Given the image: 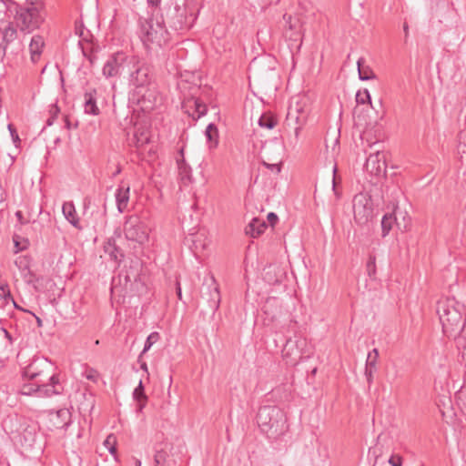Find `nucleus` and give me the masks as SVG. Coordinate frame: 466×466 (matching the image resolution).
Segmentation results:
<instances>
[{"label": "nucleus", "instance_id": "nucleus-40", "mask_svg": "<svg viewBox=\"0 0 466 466\" xmlns=\"http://www.w3.org/2000/svg\"><path fill=\"white\" fill-rule=\"evenodd\" d=\"M93 216L97 218V221L94 224V228H103L106 224V208L104 210L97 209L92 213Z\"/></svg>", "mask_w": 466, "mask_h": 466}, {"label": "nucleus", "instance_id": "nucleus-52", "mask_svg": "<svg viewBox=\"0 0 466 466\" xmlns=\"http://www.w3.org/2000/svg\"><path fill=\"white\" fill-rule=\"evenodd\" d=\"M59 112H60V109L56 104H52L50 106V109H49L50 116H54L55 118H56Z\"/></svg>", "mask_w": 466, "mask_h": 466}, {"label": "nucleus", "instance_id": "nucleus-28", "mask_svg": "<svg viewBox=\"0 0 466 466\" xmlns=\"http://www.w3.org/2000/svg\"><path fill=\"white\" fill-rule=\"evenodd\" d=\"M191 241L192 245L190 248L192 249L195 255H198L199 253L203 252L204 250L207 249L208 246V241L202 233H198L194 235Z\"/></svg>", "mask_w": 466, "mask_h": 466}, {"label": "nucleus", "instance_id": "nucleus-11", "mask_svg": "<svg viewBox=\"0 0 466 466\" xmlns=\"http://www.w3.org/2000/svg\"><path fill=\"white\" fill-rule=\"evenodd\" d=\"M131 100L137 105L141 111L148 113L160 104L161 98L154 86H147L145 89L134 91L131 95Z\"/></svg>", "mask_w": 466, "mask_h": 466}, {"label": "nucleus", "instance_id": "nucleus-46", "mask_svg": "<svg viewBox=\"0 0 466 466\" xmlns=\"http://www.w3.org/2000/svg\"><path fill=\"white\" fill-rule=\"evenodd\" d=\"M375 370H376V368H371V367L366 365L365 376H366V379H367V381L369 384H371V382H372L373 373Z\"/></svg>", "mask_w": 466, "mask_h": 466}, {"label": "nucleus", "instance_id": "nucleus-24", "mask_svg": "<svg viewBox=\"0 0 466 466\" xmlns=\"http://www.w3.org/2000/svg\"><path fill=\"white\" fill-rule=\"evenodd\" d=\"M96 94V89H93L90 92L85 93L84 107H85V112L86 114H91L94 116H96L99 114V108L96 106V96H95Z\"/></svg>", "mask_w": 466, "mask_h": 466}, {"label": "nucleus", "instance_id": "nucleus-6", "mask_svg": "<svg viewBox=\"0 0 466 466\" xmlns=\"http://www.w3.org/2000/svg\"><path fill=\"white\" fill-rule=\"evenodd\" d=\"M8 5V13L14 15L21 31L31 33L43 23L39 9L33 3L28 7H24L16 2H9Z\"/></svg>", "mask_w": 466, "mask_h": 466}, {"label": "nucleus", "instance_id": "nucleus-30", "mask_svg": "<svg viewBox=\"0 0 466 466\" xmlns=\"http://www.w3.org/2000/svg\"><path fill=\"white\" fill-rule=\"evenodd\" d=\"M263 311L272 320L276 319L277 315L280 313L278 299L275 298H269L267 299L265 305L263 306Z\"/></svg>", "mask_w": 466, "mask_h": 466}, {"label": "nucleus", "instance_id": "nucleus-39", "mask_svg": "<svg viewBox=\"0 0 466 466\" xmlns=\"http://www.w3.org/2000/svg\"><path fill=\"white\" fill-rule=\"evenodd\" d=\"M356 102L357 104L364 105L366 103H371V97L370 92L367 89L363 91H358L356 94Z\"/></svg>", "mask_w": 466, "mask_h": 466}, {"label": "nucleus", "instance_id": "nucleus-5", "mask_svg": "<svg viewBox=\"0 0 466 466\" xmlns=\"http://www.w3.org/2000/svg\"><path fill=\"white\" fill-rule=\"evenodd\" d=\"M63 391L64 387L58 374H53L46 380H27L20 389L22 395L37 398H50L54 395H60Z\"/></svg>", "mask_w": 466, "mask_h": 466}, {"label": "nucleus", "instance_id": "nucleus-35", "mask_svg": "<svg viewBox=\"0 0 466 466\" xmlns=\"http://www.w3.org/2000/svg\"><path fill=\"white\" fill-rule=\"evenodd\" d=\"M180 154L183 156V150L180 151ZM177 162L182 180L187 179L188 181H191L190 167L187 165L183 157L182 159H177Z\"/></svg>", "mask_w": 466, "mask_h": 466}, {"label": "nucleus", "instance_id": "nucleus-8", "mask_svg": "<svg viewBox=\"0 0 466 466\" xmlns=\"http://www.w3.org/2000/svg\"><path fill=\"white\" fill-rule=\"evenodd\" d=\"M354 220L360 226L368 225L374 217V205L371 197L365 192L358 193L352 200Z\"/></svg>", "mask_w": 466, "mask_h": 466}, {"label": "nucleus", "instance_id": "nucleus-32", "mask_svg": "<svg viewBox=\"0 0 466 466\" xmlns=\"http://www.w3.org/2000/svg\"><path fill=\"white\" fill-rule=\"evenodd\" d=\"M277 123H278V120H277L276 116L269 112L263 113L259 116L258 121V124L260 127L267 128L269 130L273 129L276 127Z\"/></svg>", "mask_w": 466, "mask_h": 466}, {"label": "nucleus", "instance_id": "nucleus-57", "mask_svg": "<svg viewBox=\"0 0 466 466\" xmlns=\"http://www.w3.org/2000/svg\"><path fill=\"white\" fill-rule=\"evenodd\" d=\"M147 1L148 5H150L152 7H157L161 3V0H147Z\"/></svg>", "mask_w": 466, "mask_h": 466}, {"label": "nucleus", "instance_id": "nucleus-47", "mask_svg": "<svg viewBox=\"0 0 466 466\" xmlns=\"http://www.w3.org/2000/svg\"><path fill=\"white\" fill-rule=\"evenodd\" d=\"M289 111H298V114L299 115H307L308 116V112L305 110V108L299 105V102L296 103V105L293 106H290L289 108Z\"/></svg>", "mask_w": 466, "mask_h": 466}, {"label": "nucleus", "instance_id": "nucleus-29", "mask_svg": "<svg viewBox=\"0 0 466 466\" xmlns=\"http://www.w3.org/2000/svg\"><path fill=\"white\" fill-rule=\"evenodd\" d=\"M43 370H38L36 362L34 361L26 366L23 370V378L25 380H43Z\"/></svg>", "mask_w": 466, "mask_h": 466}, {"label": "nucleus", "instance_id": "nucleus-15", "mask_svg": "<svg viewBox=\"0 0 466 466\" xmlns=\"http://www.w3.org/2000/svg\"><path fill=\"white\" fill-rule=\"evenodd\" d=\"M171 449V445L167 442L156 446L154 456L155 466H173L175 464V461L169 457Z\"/></svg>", "mask_w": 466, "mask_h": 466}, {"label": "nucleus", "instance_id": "nucleus-63", "mask_svg": "<svg viewBox=\"0 0 466 466\" xmlns=\"http://www.w3.org/2000/svg\"><path fill=\"white\" fill-rule=\"evenodd\" d=\"M108 451L111 453V454H114L116 452V448L114 446V445H111L109 446L108 448Z\"/></svg>", "mask_w": 466, "mask_h": 466}, {"label": "nucleus", "instance_id": "nucleus-37", "mask_svg": "<svg viewBox=\"0 0 466 466\" xmlns=\"http://www.w3.org/2000/svg\"><path fill=\"white\" fill-rule=\"evenodd\" d=\"M10 301H12L15 305V302L12 295L10 294L9 289L4 286L0 287V308H4Z\"/></svg>", "mask_w": 466, "mask_h": 466}, {"label": "nucleus", "instance_id": "nucleus-4", "mask_svg": "<svg viewBox=\"0 0 466 466\" xmlns=\"http://www.w3.org/2000/svg\"><path fill=\"white\" fill-rule=\"evenodd\" d=\"M38 431L39 425L36 421L21 418L17 421L16 429L11 432L12 440L25 451H32L35 448L41 450Z\"/></svg>", "mask_w": 466, "mask_h": 466}, {"label": "nucleus", "instance_id": "nucleus-55", "mask_svg": "<svg viewBox=\"0 0 466 466\" xmlns=\"http://www.w3.org/2000/svg\"><path fill=\"white\" fill-rule=\"evenodd\" d=\"M114 443H115V438L112 435H109L104 442L105 446L107 448L111 445H114Z\"/></svg>", "mask_w": 466, "mask_h": 466}, {"label": "nucleus", "instance_id": "nucleus-43", "mask_svg": "<svg viewBox=\"0 0 466 466\" xmlns=\"http://www.w3.org/2000/svg\"><path fill=\"white\" fill-rule=\"evenodd\" d=\"M80 48L82 50V53H83L84 56L90 62L91 65H93L96 61V59H97L96 54L95 53H88L87 52V47L85 46L84 45H82V43H80Z\"/></svg>", "mask_w": 466, "mask_h": 466}, {"label": "nucleus", "instance_id": "nucleus-54", "mask_svg": "<svg viewBox=\"0 0 466 466\" xmlns=\"http://www.w3.org/2000/svg\"><path fill=\"white\" fill-rule=\"evenodd\" d=\"M264 165L270 169L271 171H275L276 173H279L281 168L279 164H268L264 162Z\"/></svg>", "mask_w": 466, "mask_h": 466}, {"label": "nucleus", "instance_id": "nucleus-9", "mask_svg": "<svg viewBox=\"0 0 466 466\" xmlns=\"http://www.w3.org/2000/svg\"><path fill=\"white\" fill-rule=\"evenodd\" d=\"M123 230L128 241L143 245L148 240V228L137 215H131L127 218Z\"/></svg>", "mask_w": 466, "mask_h": 466}, {"label": "nucleus", "instance_id": "nucleus-64", "mask_svg": "<svg viewBox=\"0 0 466 466\" xmlns=\"http://www.w3.org/2000/svg\"><path fill=\"white\" fill-rule=\"evenodd\" d=\"M370 353H372L375 358L379 357V350L377 349H373Z\"/></svg>", "mask_w": 466, "mask_h": 466}, {"label": "nucleus", "instance_id": "nucleus-44", "mask_svg": "<svg viewBox=\"0 0 466 466\" xmlns=\"http://www.w3.org/2000/svg\"><path fill=\"white\" fill-rule=\"evenodd\" d=\"M79 37L81 38L78 45L80 46V43H82V45H84V43H86L87 45H89V41H91L90 38H92V35L90 34V31L86 29V31H80L79 32Z\"/></svg>", "mask_w": 466, "mask_h": 466}, {"label": "nucleus", "instance_id": "nucleus-13", "mask_svg": "<svg viewBox=\"0 0 466 466\" xmlns=\"http://www.w3.org/2000/svg\"><path fill=\"white\" fill-rule=\"evenodd\" d=\"M128 57L123 52L112 54L105 63L102 74L106 78L116 77L120 75L121 70Z\"/></svg>", "mask_w": 466, "mask_h": 466}, {"label": "nucleus", "instance_id": "nucleus-36", "mask_svg": "<svg viewBox=\"0 0 466 466\" xmlns=\"http://www.w3.org/2000/svg\"><path fill=\"white\" fill-rule=\"evenodd\" d=\"M160 339V335L158 332H152L150 333L145 342L144 349L140 355L138 356V361L141 362V359L144 353L148 351L150 348Z\"/></svg>", "mask_w": 466, "mask_h": 466}, {"label": "nucleus", "instance_id": "nucleus-50", "mask_svg": "<svg viewBox=\"0 0 466 466\" xmlns=\"http://www.w3.org/2000/svg\"><path fill=\"white\" fill-rule=\"evenodd\" d=\"M84 46L87 47L88 53H96L99 49V46L93 44L92 41H89V45L84 43Z\"/></svg>", "mask_w": 466, "mask_h": 466}, {"label": "nucleus", "instance_id": "nucleus-10", "mask_svg": "<svg viewBox=\"0 0 466 466\" xmlns=\"http://www.w3.org/2000/svg\"><path fill=\"white\" fill-rule=\"evenodd\" d=\"M196 16L192 12L188 13L186 6L176 5L169 7L167 12V23L175 31H185L191 28Z\"/></svg>", "mask_w": 466, "mask_h": 466}, {"label": "nucleus", "instance_id": "nucleus-53", "mask_svg": "<svg viewBox=\"0 0 466 466\" xmlns=\"http://www.w3.org/2000/svg\"><path fill=\"white\" fill-rule=\"evenodd\" d=\"M389 463L391 466H401V464H402L400 457H394V456H391L389 459Z\"/></svg>", "mask_w": 466, "mask_h": 466}, {"label": "nucleus", "instance_id": "nucleus-60", "mask_svg": "<svg viewBox=\"0 0 466 466\" xmlns=\"http://www.w3.org/2000/svg\"><path fill=\"white\" fill-rule=\"evenodd\" d=\"M177 294L178 299H182V293H181V288H180L179 283H177Z\"/></svg>", "mask_w": 466, "mask_h": 466}, {"label": "nucleus", "instance_id": "nucleus-1", "mask_svg": "<svg viewBox=\"0 0 466 466\" xmlns=\"http://www.w3.org/2000/svg\"><path fill=\"white\" fill-rule=\"evenodd\" d=\"M436 311L447 337L460 339L466 328L465 307L454 298H446L437 302Z\"/></svg>", "mask_w": 466, "mask_h": 466}, {"label": "nucleus", "instance_id": "nucleus-3", "mask_svg": "<svg viewBox=\"0 0 466 466\" xmlns=\"http://www.w3.org/2000/svg\"><path fill=\"white\" fill-rule=\"evenodd\" d=\"M257 423L268 438L277 439L288 431L287 417L277 406H263L257 414Z\"/></svg>", "mask_w": 466, "mask_h": 466}, {"label": "nucleus", "instance_id": "nucleus-31", "mask_svg": "<svg viewBox=\"0 0 466 466\" xmlns=\"http://www.w3.org/2000/svg\"><path fill=\"white\" fill-rule=\"evenodd\" d=\"M17 35L16 29L12 26L8 25L3 33V42L0 44V50L3 51L4 54H5L6 48L10 43H12Z\"/></svg>", "mask_w": 466, "mask_h": 466}, {"label": "nucleus", "instance_id": "nucleus-42", "mask_svg": "<svg viewBox=\"0 0 466 466\" xmlns=\"http://www.w3.org/2000/svg\"><path fill=\"white\" fill-rule=\"evenodd\" d=\"M84 376L86 379L93 382H97L100 377L99 373L94 369H86Z\"/></svg>", "mask_w": 466, "mask_h": 466}, {"label": "nucleus", "instance_id": "nucleus-41", "mask_svg": "<svg viewBox=\"0 0 466 466\" xmlns=\"http://www.w3.org/2000/svg\"><path fill=\"white\" fill-rule=\"evenodd\" d=\"M56 414H57V417L62 418L63 420H67V421H65L59 427L60 428L67 427L70 423V417H71L69 410L66 409L59 410Z\"/></svg>", "mask_w": 466, "mask_h": 466}, {"label": "nucleus", "instance_id": "nucleus-17", "mask_svg": "<svg viewBox=\"0 0 466 466\" xmlns=\"http://www.w3.org/2000/svg\"><path fill=\"white\" fill-rule=\"evenodd\" d=\"M206 294H203V298H205ZM207 301L209 305L210 309L213 313H215L220 305L221 296L218 284L214 277H212V284L208 286V294H207Z\"/></svg>", "mask_w": 466, "mask_h": 466}, {"label": "nucleus", "instance_id": "nucleus-2", "mask_svg": "<svg viewBox=\"0 0 466 466\" xmlns=\"http://www.w3.org/2000/svg\"><path fill=\"white\" fill-rule=\"evenodd\" d=\"M138 35L147 48H149L151 45L162 46L169 40L166 22L162 15H151L147 17H139Z\"/></svg>", "mask_w": 466, "mask_h": 466}, {"label": "nucleus", "instance_id": "nucleus-7", "mask_svg": "<svg viewBox=\"0 0 466 466\" xmlns=\"http://www.w3.org/2000/svg\"><path fill=\"white\" fill-rule=\"evenodd\" d=\"M128 85L133 92L137 89H145L153 86V73L151 67L145 61L137 56H132L128 62Z\"/></svg>", "mask_w": 466, "mask_h": 466}, {"label": "nucleus", "instance_id": "nucleus-14", "mask_svg": "<svg viewBox=\"0 0 466 466\" xmlns=\"http://www.w3.org/2000/svg\"><path fill=\"white\" fill-rule=\"evenodd\" d=\"M386 167L385 153L380 149L370 153L366 159L365 168L372 175L377 177L384 176L386 174Z\"/></svg>", "mask_w": 466, "mask_h": 466}, {"label": "nucleus", "instance_id": "nucleus-59", "mask_svg": "<svg viewBox=\"0 0 466 466\" xmlns=\"http://www.w3.org/2000/svg\"><path fill=\"white\" fill-rule=\"evenodd\" d=\"M465 147H466V145H465V144H464V145H462L461 143H460L459 147H458L459 152H460V153H461H461H465V152H466Z\"/></svg>", "mask_w": 466, "mask_h": 466}, {"label": "nucleus", "instance_id": "nucleus-61", "mask_svg": "<svg viewBox=\"0 0 466 466\" xmlns=\"http://www.w3.org/2000/svg\"><path fill=\"white\" fill-rule=\"evenodd\" d=\"M55 117L54 116H49L46 120V126H52L54 121H55Z\"/></svg>", "mask_w": 466, "mask_h": 466}, {"label": "nucleus", "instance_id": "nucleus-56", "mask_svg": "<svg viewBox=\"0 0 466 466\" xmlns=\"http://www.w3.org/2000/svg\"><path fill=\"white\" fill-rule=\"evenodd\" d=\"M15 217L17 218L18 221L21 223V224H26L27 221H25L24 219V216H23V213L21 211H16L15 212Z\"/></svg>", "mask_w": 466, "mask_h": 466}, {"label": "nucleus", "instance_id": "nucleus-27", "mask_svg": "<svg viewBox=\"0 0 466 466\" xmlns=\"http://www.w3.org/2000/svg\"><path fill=\"white\" fill-rule=\"evenodd\" d=\"M192 103L194 106V112L190 114L193 118H200L202 116L206 115L208 111L207 105L201 101L199 98L192 96L187 102V106H190L189 104Z\"/></svg>", "mask_w": 466, "mask_h": 466}, {"label": "nucleus", "instance_id": "nucleus-51", "mask_svg": "<svg viewBox=\"0 0 466 466\" xmlns=\"http://www.w3.org/2000/svg\"><path fill=\"white\" fill-rule=\"evenodd\" d=\"M268 223L273 227L279 220L278 216L274 212H269L267 216Z\"/></svg>", "mask_w": 466, "mask_h": 466}, {"label": "nucleus", "instance_id": "nucleus-12", "mask_svg": "<svg viewBox=\"0 0 466 466\" xmlns=\"http://www.w3.org/2000/svg\"><path fill=\"white\" fill-rule=\"evenodd\" d=\"M306 344V339L303 338L295 337L287 339L282 349V356L287 364L294 366L301 360L309 357V354L305 355L303 351Z\"/></svg>", "mask_w": 466, "mask_h": 466}, {"label": "nucleus", "instance_id": "nucleus-22", "mask_svg": "<svg viewBox=\"0 0 466 466\" xmlns=\"http://www.w3.org/2000/svg\"><path fill=\"white\" fill-rule=\"evenodd\" d=\"M268 225L264 220H261L258 218H253L246 227L245 232L247 235L252 238H258L265 231Z\"/></svg>", "mask_w": 466, "mask_h": 466}, {"label": "nucleus", "instance_id": "nucleus-19", "mask_svg": "<svg viewBox=\"0 0 466 466\" xmlns=\"http://www.w3.org/2000/svg\"><path fill=\"white\" fill-rule=\"evenodd\" d=\"M129 186L120 185L115 194L116 203L117 207V210L120 213H123L127 208L129 201Z\"/></svg>", "mask_w": 466, "mask_h": 466}, {"label": "nucleus", "instance_id": "nucleus-26", "mask_svg": "<svg viewBox=\"0 0 466 466\" xmlns=\"http://www.w3.org/2000/svg\"><path fill=\"white\" fill-rule=\"evenodd\" d=\"M359 77L362 81L375 79L376 75L372 71L370 66L365 65V59L360 57L357 61Z\"/></svg>", "mask_w": 466, "mask_h": 466}, {"label": "nucleus", "instance_id": "nucleus-62", "mask_svg": "<svg viewBox=\"0 0 466 466\" xmlns=\"http://www.w3.org/2000/svg\"><path fill=\"white\" fill-rule=\"evenodd\" d=\"M5 5L6 12H8L9 2H15L14 0H0Z\"/></svg>", "mask_w": 466, "mask_h": 466}, {"label": "nucleus", "instance_id": "nucleus-58", "mask_svg": "<svg viewBox=\"0 0 466 466\" xmlns=\"http://www.w3.org/2000/svg\"><path fill=\"white\" fill-rule=\"evenodd\" d=\"M80 31H86V28L84 27L83 24L76 22V34L79 35Z\"/></svg>", "mask_w": 466, "mask_h": 466}, {"label": "nucleus", "instance_id": "nucleus-49", "mask_svg": "<svg viewBox=\"0 0 466 466\" xmlns=\"http://www.w3.org/2000/svg\"><path fill=\"white\" fill-rule=\"evenodd\" d=\"M336 172H337V167H334V168H333V179H332V189H333L335 195L339 198V193L337 190L338 181H337Z\"/></svg>", "mask_w": 466, "mask_h": 466}, {"label": "nucleus", "instance_id": "nucleus-33", "mask_svg": "<svg viewBox=\"0 0 466 466\" xmlns=\"http://www.w3.org/2000/svg\"><path fill=\"white\" fill-rule=\"evenodd\" d=\"M205 135L207 137L208 142L209 143L210 147H215L218 146V130L215 124L210 123L208 125Z\"/></svg>", "mask_w": 466, "mask_h": 466}, {"label": "nucleus", "instance_id": "nucleus-21", "mask_svg": "<svg viewBox=\"0 0 466 466\" xmlns=\"http://www.w3.org/2000/svg\"><path fill=\"white\" fill-rule=\"evenodd\" d=\"M45 46L44 38L39 35H35L32 37L31 42L29 44V51L31 55V61L35 64L43 52V48Z\"/></svg>", "mask_w": 466, "mask_h": 466}, {"label": "nucleus", "instance_id": "nucleus-16", "mask_svg": "<svg viewBox=\"0 0 466 466\" xmlns=\"http://www.w3.org/2000/svg\"><path fill=\"white\" fill-rule=\"evenodd\" d=\"M284 275V270L277 264H269L263 269V279L269 285L280 283Z\"/></svg>", "mask_w": 466, "mask_h": 466}, {"label": "nucleus", "instance_id": "nucleus-38", "mask_svg": "<svg viewBox=\"0 0 466 466\" xmlns=\"http://www.w3.org/2000/svg\"><path fill=\"white\" fill-rule=\"evenodd\" d=\"M366 270L367 274L370 279H375L376 277V257L373 254L369 255L368 261L366 263Z\"/></svg>", "mask_w": 466, "mask_h": 466}, {"label": "nucleus", "instance_id": "nucleus-48", "mask_svg": "<svg viewBox=\"0 0 466 466\" xmlns=\"http://www.w3.org/2000/svg\"><path fill=\"white\" fill-rule=\"evenodd\" d=\"M377 360L378 358H375L374 355H372V353H369L367 357L366 365L371 368H376Z\"/></svg>", "mask_w": 466, "mask_h": 466}, {"label": "nucleus", "instance_id": "nucleus-25", "mask_svg": "<svg viewBox=\"0 0 466 466\" xmlns=\"http://www.w3.org/2000/svg\"><path fill=\"white\" fill-rule=\"evenodd\" d=\"M133 399L137 401V410L141 412L145 408L147 397L145 394V389L142 380L139 381L137 387L133 391Z\"/></svg>", "mask_w": 466, "mask_h": 466}, {"label": "nucleus", "instance_id": "nucleus-45", "mask_svg": "<svg viewBox=\"0 0 466 466\" xmlns=\"http://www.w3.org/2000/svg\"><path fill=\"white\" fill-rule=\"evenodd\" d=\"M7 128H8V130L10 132V135L12 137L13 142L15 144L19 143L20 142V138H19V136H18V134L16 132L15 127L12 124H9Z\"/></svg>", "mask_w": 466, "mask_h": 466}, {"label": "nucleus", "instance_id": "nucleus-23", "mask_svg": "<svg viewBox=\"0 0 466 466\" xmlns=\"http://www.w3.org/2000/svg\"><path fill=\"white\" fill-rule=\"evenodd\" d=\"M62 211L66 220L76 228L80 229L79 218L76 214L73 202H65L62 207Z\"/></svg>", "mask_w": 466, "mask_h": 466}, {"label": "nucleus", "instance_id": "nucleus-20", "mask_svg": "<svg viewBox=\"0 0 466 466\" xmlns=\"http://www.w3.org/2000/svg\"><path fill=\"white\" fill-rule=\"evenodd\" d=\"M104 249L116 262H121L125 257L123 250L116 245L115 237H111L106 240Z\"/></svg>", "mask_w": 466, "mask_h": 466}, {"label": "nucleus", "instance_id": "nucleus-18", "mask_svg": "<svg viewBox=\"0 0 466 466\" xmlns=\"http://www.w3.org/2000/svg\"><path fill=\"white\" fill-rule=\"evenodd\" d=\"M307 115H299L298 111H288L286 123L290 128H293L295 137L298 138L302 127L307 122Z\"/></svg>", "mask_w": 466, "mask_h": 466}, {"label": "nucleus", "instance_id": "nucleus-34", "mask_svg": "<svg viewBox=\"0 0 466 466\" xmlns=\"http://www.w3.org/2000/svg\"><path fill=\"white\" fill-rule=\"evenodd\" d=\"M396 224L397 226H399V224L397 223V218L394 215L392 214H385L383 217H382V219H381V230H382V237H386L390 229L392 228L393 225Z\"/></svg>", "mask_w": 466, "mask_h": 466}]
</instances>
